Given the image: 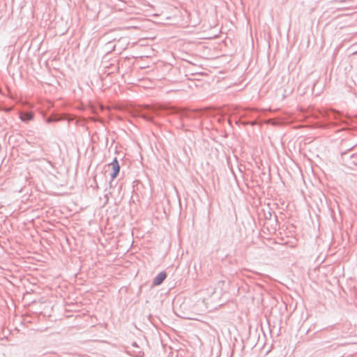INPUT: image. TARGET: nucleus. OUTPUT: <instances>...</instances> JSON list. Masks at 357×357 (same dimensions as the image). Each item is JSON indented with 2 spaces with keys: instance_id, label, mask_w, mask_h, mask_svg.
I'll use <instances>...</instances> for the list:
<instances>
[{
  "instance_id": "1",
  "label": "nucleus",
  "mask_w": 357,
  "mask_h": 357,
  "mask_svg": "<svg viewBox=\"0 0 357 357\" xmlns=\"http://www.w3.org/2000/svg\"><path fill=\"white\" fill-rule=\"evenodd\" d=\"M109 167H111L112 169V173L111 174L112 178H116V176L118 175V174L119 172V169H120V167H119V162H118L116 158H115L113 160V162L111 164H109Z\"/></svg>"
},
{
  "instance_id": "2",
  "label": "nucleus",
  "mask_w": 357,
  "mask_h": 357,
  "mask_svg": "<svg viewBox=\"0 0 357 357\" xmlns=\"http://www.w3.org/2000/svg\"><path fill=\"white\" fill-rule=\"evenodd\" d=\"M167 275L165 272H160L154 279L153 284L159 285L166 278Z\"/></svg>"
},
{
  "instance_id": "3",
  "label": "nucleus",
  "mask_w": 357,
  "mask_h": 357,
  "mask_svg": "<svg viewBox=\"0 0 357 357\" xmlns=\"http://www.w3.org/2000/svg\"><path fill=\"white\" fill-rule=\"evenodd\" d=\"M33 117V114L31 112H26V113H22L20 115V119L22 121H29L31 120Z\"/></svg>"
}]
</instances>
